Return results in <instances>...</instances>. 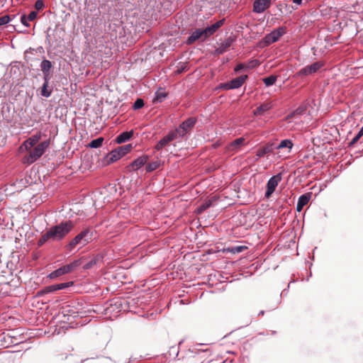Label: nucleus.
Here are the masks:
<instances>
[{
    "label": "nucleus",
    "mask_w": 363,
    "mask_h": 363,
    "mask_svg": "<svg viewBox=\"0 0 363 363\" xmlns=\"http://www.w3.org/2000/svg\"><path fill=\"white\" fill-rule=\"evenodd\" d=\"M72 221L61 222L60 224L50 228L38 240L39 247L47 242L60 241L62 240L74 228Z\"/></svg>",
    "instance_id": "1"
},
{
    "label": "nucleus",
    "mask_w": 363,
    "mask_h": 363,
    "mask_svg": "<svg viewBox=\"0 0 363 363\" xmlns=\"http://www.w3.org/2000/svg\"><path fill=\"white\" fill-rule=\"evenodd\" d=\"M49 145L50 140H48L38 144L34 148L26 150L28 153L23 156V163L29 164L33 163L44 154Z\"/></svg>",
    "instance_id": "2"
},
{
    "label": "nucleus",
    "mask_w": 363,
    "mask_h": 363,
    "mask_svg": "<svg viewBox=\"0 0 363 363\" xmlns=\"http://www.w3.org/2000/svg\"><path fill=\"white\" fill-rule=\"evenodd\" d=\"M93 232L89 228H86L77 235L69 243L70 250L74 248L77 245L83 246L88 244L92 240Z\"/></svg>",
    "instance_id": "3"
},
{
    "label": "nucleus",
    "mask_w": 363,
    "mask_h": 363,
    "mask_svg": "<svg viewBox=\"0 0 363 363\" xmlns=\"http://www.w3.org/2000/svg\"><path fill=\"white\" fill-rule=\"evenodd\" d=\"M132 149L130 144L120 146L112 150L106 156L108 163L113 162L121 158L123 156L129 152Z\"/></svg>",
    "instance_id": "4"
},
{
    "label": "nucleus",
    "mask_w": 363,
    "mask_h": 363,
    "mask_svg": "<svg viewBox=\"0 0 363 363\" xmlns=\"http://www.w3.org/2000/svg\"><path fill=\"white\" fill-rule=\"evenodd\" d=\"M196 123V119L195 118H189L182 122L177 128L174 130V132L177 133L178 138H182L194 128Z\"/></svg>",
    "instance_id": "5"
},
{
    "label": "nucleus",
    "mask_w": 363,
    "mask_h": 363,
    "mask_svg": "<svg viewBox=\"0 0 363 363\" xmlns=\"http://www.w3.org/2000/svg\"><path fill=\"white\" fill-rule=\"evenodd\" d=\"M80 265V261L76 260L73 262H71L69 264H66L62 266V267L53 271L49 274V277L50 279H55L56 277H60L62 275L69 274L76 269Z\"/></svg>",
    "instance_id": "6"
},
{
    "label": "nucleus",
    "mask_w": 363,
    "mask_h": 363,
    "mask_svg": "<svg viewBox=\"0 0 363 363\" xmlns=\"http://www.w3.org/2000/svg\"><path fill=\"white\" fill-rule=\"evenodd\" d=\"M285 33L286 28L284 27H279L266 35L263 40L266 45H269L277 42Z\"/></svg>",
    "instance_id": "7"
},
{
    "label": "nucleus",
    "mask_w": 363,
    "mask_h": 363,
    "mask_svg": "<svg viewBox=\"0 0 363 363\" xmlns=\"http://www.w3.org/2000/svg\"><path fill=\"white\" fill-rule=\"evenodd\" d=\"M281 179V173H279L269 179L267 184V191L264 195L267 199H269L272 196Z\"/></svg>",
    "instance_id": "8"
},
{
    "label": "nucleus",
    "mask_w": 363,
    "mask_h": 363,
    "mask_svg": "<svg viewBox=\"0 0 363 363\" xmlns=\"http://www.w3.org/2000/svg\"><path fill=\"white\" fill-rule=\"evenodd\" d=\"M247 78V75H242L240 77H238L233 79H232L230 82L225 83L222 84L221 87L225 89H237L240 87Z\"/></svg>",
    "instance_id": "9"
},
{
    "label": "nucleus",
    "mask_w": 363,
    "mask_h": 363,
    "mask_svg": "<svg viewBox=\"0 0 363 363\" xmlns=\"http://www.w3.org/2000/svg\"><path fill=\"white\" fill-rule=\"evenodd\" d=\"M323 66V64L321 62H315L311 65H308L303 68H302L297 74L298 76L308 75L313 73L316 72L320 68Z\"/></svg>",
    "instance_id": "10"
},
{
    "label": "nucleus",
    "mask_w": 363,
    "mask_h": 363,
    "mask_svg": "<svg viewBox=\"0 0 363 363\" xmlns=\"http://www.w3.org/2000/svg\"><path fill=\"white\" fill-rule=\"evenodd\" d=\"M208 35L205 34V29H196L188 38L186 43L189 45L193 44L195 41L201 40H205L208 38Z\"/></svg>",
    "instance_id": "11"
},
{
    "label": "nucleus",
    "mask_w": 363,
    "mask_h": 363,
    "mask_svg": "<svg viewBox=\"0 0 363 363\" xmlns=\"http://www.w3.org/2000/svg\"><path fill=\"white\" fill-rule=\"evenodd\" d=\"M179 139L177 136V133L174 132V130L170 131L166 136L162 138L155 145V149L157 150H160L164 147L167 145L170 142Z\"/></svg>",
    "instance_id": "12"
},
{
    "label": "nucleus",
    "mask_w": 363,
    "mask_h": 363,
    "mask_svg": "<svg viewBox=\"0 0 363 363\" xmlns=\"http://www.w3.org/2000/svg\"><path fill=\"white\" fill-rule=\"evenodd\" d=\"M42 138V134L40 132H38L27 140H26L22 144L21 148L23 147H25L26 150H28V149H30L33 147L37 143L40 141V140Z\"/></svg>",
    "instance_id": "13"
},
{
    "label": "nucleus",
    "mask_w": 363,
    "mask_h": 363,
    "mask_svg": "<svg viewBox=\"0 0 363 363\" xmlns=\"http://www.w3.org/2000/svg\"><path fill=\"white\" fill-rule=\"evenodd\" d=\"M271 6V0H255L253 4V11L257 13L264 12Z\"/></svg>",
    "instance_id": "14"
},
{
    "label": "nucleus",
    "mask_w": 363,
    "mask_h": 363,
    "mask_svg": "<svg viewBox=\"0 0 363 363\" xmlns=\"http://www.w3.org/2000/svg\"><path fill=\"white\" fill-rule=\"evenodd\" d=\"M311 194H305L301 195L297 202L296 205V211L301 212L303 208L308 204L311 199Z\"/></svg>",
    "instance_id": "15"
},
{
    "label": "nucleus",
    "mask_w": 363,
    "mask_h": 363,
    "mask_svg": "<svg viewBox=\"0 0 363 363\" xmlns=\"http://www.w3.org/2000/svg\"><path fill=\"white\" fill-rule=\"evenodd\" d=\"M224 21L225 19L220 20L215 23L214 24L211 25V26L206 28L205 34H207L208 37L211 36L224 24Z\"/></svg>",
    "instance_id": "16"
},
{
    "label": "nucleus",
    "mask_w": 363,
    "mask_h": 363,
    "mask_svg": "<svg viewBox=\"0 0 363 363\" xmlns=\"http://www.w3.org/2000/svg\"><path fill=\"white\" fill-rule=\"evenodd\" d=\"M224 21L225 19L220 20L215 23L214 24L211 25V26L206 28L205 34H207L208 37L211 36L224 24Z\"/></svg>",
    "instance_id": "17"
},
{
    "label": "nucleus",
    "mask_w": 363,
    "mask_h": 363,
    "mask_svg": "<svg viewBox=\"0 0 363 363\" xmlns=\"http://www.w3.org/2000/svg\"><path fill=\"white\" fill-rule=\"evenodd\" d=\"M273 105L272 102H265L260 106H259L255 111L254 115L255 116H261L263 115L266 111L270 110L272 108Z\"/></svg>",
    "instance_id": "18"
},
{
    "label": "nucleus",
    "mask_w": 363,
    "mask_h": 363,
    "mask_svg": "<svg viewBox=\"0 0 363 363\" xmlns=\"http://www.w3.org/2000/svg\"><path fill=\"white\" fill-rule=\"evenodd\" d=\"M148 160V157L147 155H143L142 157H138L131 164L133 170H138L141 167H143Z\"/></svg>",
    "instance_id": "19"
},
{
    "label": "nucleus",
    "mask_w": 363,
    "mask_h": 363,
    "mask_svg": "<svg viewBox=\"0 0 363 363\" xmlns=\"http://www.w3.org/2000/svg\"><path fill=\"white\" fill-rule=\"evenodd\" d=\"M133 133L134 132L133 130H131L130 131L123 132L117 136V138H116V142L118 144L123 143L129 140L133 137Z\"/></svg>",
    "instance_id": "20"
},
{
    "label": "nucleus",
    "mask_w": 363,
    "mask_h": 363,
    "mask_svg": "<svg viewBox=\"0 0 363 363\" xmlns=\"http://www.w3.org/2000/svg\"><path fill=\"white\" fill-rule=\"evenodd\" d=\"M52 67V63L50 61L48 60H43L40 64V68L44 74V79H46V78H48L50 74V70Z\"/></svg>",
    "instance_id": "21"
},
{
    "label": "nucleus",
    "mask_w": 363,
    "mask_h": 363,
    "mask_svg": "<svg viewBox=\"0 0 363 363\" xmlns=\"http://www.w3.org/2000/svg\"><path fill=\"white\" fill-rule=\"evenodd\" d=\"M245 142V138H239L235 139L234 141L230 143L228 146V149L231 151H235L238 150L242 145H243Z\"/></svg>",
    "instance_id": "22"
},
{
    "label": "nucleus",
    "mask_w": 363,
    "mask_h": 363,
    "mask_svg": "<svg viewBox=\"0 0 363 363\" xmlns=\"http://www.w3.org/2000/svg\"><path fill=\"white\" fill-rule=\"evenodd\" d=\"M273 152V145H267L265 147L259 149L257 151L256 156L258 158L264 157L265 155L271 153Z\"/></svg>",
    "instance_id": "23"
},
{
    "label": "nucleus",
    "mask_w": 363,
    "mask_h": 363,
    "mask_svg": "<svg viewBox=\"0 0 363 363\" xmlns=\"http://www.w3.org/2000/svg\"><path fill=\"white\" fill-rule=\"evenodd\" d=\"M231 45V40H227L225 42L222 43L220 45L216 48V52L218 55H221L224 53Z\"/></svg>",
    "instance_id": "24"
},
{
    "label": "nucleus",
    "mask_w": 363,
    "mask_h": 363,
    "mask_svg": "<svg viewBox=\"0 0 363 363\" xmlns=\"http://www.w3.org/2000/svg\"><path fill=\"white\" fill-rule=\"evenodd\" d=\"M48 78H46V79H45V82L41 88L40 94L43 96H45L47 98L50 96L51 93H52L51 90L48 89Z\"/></svg>",
    "instance_id": "25"
},
{
    "label": "nucleus",
    "mask_w": 363,
    "mask_h": 363,
    "mask_svg": "<svg viewBox=\"0 0 363 363\" xmlns=\"http://www.w3.org/2000/svg\"><path fill=\"white\" fill-rule=\"evenodd\" d=\"M250 64H252V65H245V64H242V63L238 64V65L235 67V72H239L240 70H241V69H244V68H245V67H246V68H250V67H255V66H257V65H258V62H257V60L252 61V62H250Z\"/></svg>",
    "instance_id": "26"
},
{
    "label": "nucleus",
    "mask_w": 363,
    "mask_h": 363,
    "mask_svg": "<svg viewBox=\"0 0 363 363\" xmlns=\"http://www.w3.org/2000/svg\"><path fill=\"white\" fill-rule=\"evenodd\" d=\"M104 142V138H98L95 140H93L90 142V143L88 145V147L91 148H97L102 145V143Z\"/></svg>",
    "instance_id": "27"
},
{
    "label": "nucleus",
    "mask_w": 363,
    "mask_h": 363,
    "mask_svg": "<svg viewBox=\"0 0 363 363\" xmlns=\"http://www.w3.org/2000/svg\"><path fill=\"white\" fill-rule=\"evenodd\" d=\"M247 247L246 246H235V247H231L226 249V251L230 252L233 254H237L242 252L245 250H246Z\"/></svg>",
    "instance_id": "28"
},
{
    "label": "nucleus",
    "mask_w": 363,
    "mask_h": 363,
    "mask_svg": "<svg viewBox=\"0 0 363 363\" xmlns=\"http://www.w3.org/2000/svg\"><path fill=\"white\" fill-rule=\"evenodd\" d=\"M277 76L270 75L269 77L263 79V82L267 86L273 85L277 81Z\"/></svg>",
    "instance_id": "29"
},
{
    "label": "nucleus",
    "mask_w": 363,
    "mask_h": 363,
    "mask_svg": "<svg viewBox=\"0 0 363 363\" xmlns=\"http://www.w3.org/2000/svg\"><path fill=\"white\" fill-rule=\"evenodd\" d=\"M293 146V143L290 140H283L280 142L279 145L277 146L278 149H282L284 147H288L289 150L291 149Z\"/></svg>",
    "instance_id": "30"
},
{
    "label": "nucleus",
    "mask_w": 363,
    "mask_h": 363,
    "mask_svg": "<svg viewBox=\"0 0 363 363\" xmlns=\"http://www.w3.org/2000/svg\"><path fill=\"white\" fill-rule=\"evenodd\" d=\"M55 291H57L56 284L46 286L45 289L40 291L38 294L43 295L45 294L53 292Z\"/></svg>",
    "instance_id": "31"
},
{
    "label": "nucleus",
    "mask_w": 363,
    "mask_h": 363,
    "mask_svg": "<svg viewBox=\"0 0 363 363\" xmlns=\"http://www.w3.org/2000/svg\"><path fill=\"white\" fill-rule=\"evenodd\" d=\"M55 291H57L56 284L46 286L45 289L40 291L38 294L43 295L45 294L53 292Z\"/></svg>",
    "instance_id": "32"
},
{
    "label": "nucleus",
    "mask_w": 363,
    "mask_h": 363,
    "mask_svg": "<svg viewBox=\"0 0 363 363\" xmlns=\"http://www.w3.org/2000/svg\"><path fill=\"white\" fill-rule=\"evenodd\" d=\"M167 94L163 91H157L156 96L153 99V102H162L166 97Z\"/></svg>",
    "instance_id": "33"
},
{
    "label": "nucleus",
    "mask_w": 363,
    "mask_h": 363,
    "mask_svg": "<svg viewBox=\"0 0 363 363\" xmlns=\"http://www.w3.org/2000/svg\"><path fill=\"white\" fill-rule=\"evenodd\" d=\"M144 106V101L141 99H138L133 104V108L134 109H139L143 107Z\"/></svg>",
    "instance_id": "34"
},
{
    "label": "nucleus",
    "mask_w": 363,
    "mask_h": 363,
    "mask_svg": "<svg viewBox=\"0 0 363 363\" xmlns=\"http://www.w3.org/2000/svg\"><path fill=\"white\" fill-rule=\"evenodd\" d=\"M11 21V18L8 15L0 17V26L7 24Z\"/></svg>",
    "instance_id": "35"
},
{
    "label": "nucleus",
    "mask_w": 363,
    "mask_h": 363,
    "mask_svg": "<svg viewBox=\"0 0 363 363\" xmlns=\"http://www.w3.org/2000/svg\"><path fill=\"white\" fill-rule=\"evenodd\" d=\"M305 111V108L303 107H299L296 110H295L289 117L292 118L296 115L302 114Z\"/></svg>",
    "instance_id": "36"
},
{
    "label": "nucleus",
    "mask_w": 363,
    "mask_h": 363,
    "mask_svg": "<svg viewBox=\"0 0 363 363\" xmlns=\"http://www.w3.org/2000/svg\"><path fill=\"white\" fill-rule=\"evenodd\" d=\"M44 7V3L43 0H38L35 3V9L36 10H41Z\"/></svg>",
    "instance_id": "37"
},
{
    "label": "nucleus",
    "mask_w": 363,
    "mask_h": 363,
    "mask_svg": "<svg viewBox=\"0 0 363 363\" xmlns=\"http://www.w3.org/2000/svg\"><path fill=\"white\" fill-rule=\"evenodd\" d=\"M72 284V282H67V283H62V284H56L57 290H61V289H65V288L68 287Z\"/></svg>",
    "instance_id": "38"
},
{
    "label": "nucleus",
    "mask_w": 363,
    "mask_h": 363,
    "mask_svg": "<svg viewBox=\"0 0 363 363\" xmlns=\"http://www.w3.org/2000/svg\"><path fill=\"white\" fill-rule=\"evenodd\" d=\"M28 19L27 18V16L26 15H22L21 17V22L23 25H24L26 27H29L30 25L29 23H28Z\"/></svg>",
    "instance_id": "39"
},
{
    "label": "nucleus",
    "mask_w": 363,
    "mask_h": 363,
    "mask_svg": "<svg viewBox=\"0 0 363 363\" xmlns=\"http://www.w3.org/2000/svg\"><path fill=\"white\" fill-rule=\"evenodd\" d=\"M158 165L157 163H150L147 166V172H152L157 168Z\"/></svg>",
    "instance_id": "40"
},
{
    "label": "nucleus",
    "mask_w": 363,
    "mask_h": 363,
    "mask_svg": "<svg viewBox=\"0 0 363 363\" xmlns=\"http://www.w3.org/2000/svg\"><path fill=\"white\" fill-rule=\"evenodd\" d=\"M37 15H38V13L35 11H33L28 14V16H27V18L29 21H32L35 19V18L37 17Z\"/></svg>",
    "instance_id": "41"
},
{
    "label": "nucleus",
    "mask_w": 363,
    "mask_h": 363,
    "mask_svg": "<svg viewBox=\"0 0 363 363\" xmlns=\"http://www.w3.org/2000/svg\"><path fill=\"white\" fill-rule=\"evenodd\" d=\"M186 66L185 65H182L181 67H178L175 71V74H179L186 71Z\"/></svg>",
    "instance_id": "42"
},
{
    "label": "nucleus",
    "mask_w": 363,
    "mask_h": 363,
    "mask_svg": "<svg viewBox=\"0 0 363 363\" xmlns=\"http://www.w3.org/2000/svg\"><path fill=\"white\" fill-rule=\"evenodd\" d=\"M362 135H359V133H358L357 134V135L352 140L351 143H350V145H354L355 144L359 139L360 138L362 137Z\"/></svg>",
    "instance_id": "43"
},
{
    "label": "nucleus",
    "mask_w": 363,
    "mask_h": 363,
    "mask_svg": "<svg viewBox=\"0 0 363 363\" xmlns=\"http://www.w3.org/2000/svg\"><path fill=\"white\" fill-rule=\"evenodd\" d=\"M209 206V205H202L201 207H200V211H203L205 209H206Z\"/></svg>",
    "instance_id": "44"
},
{
    "label": "nucleus",
    "mask_w": 363,
    "mask_h": 363,
    "mask_svg": "<svg viewBox=\"0 0 363 363\" xmlns=\"http://www.w3.org/2000/svg\"><path fill=\"white\" fill-rule=\"evenodd\" d=\"M201 363H216L214 359L203 360Z\"/></svg>",
    "instance_id": "45"
},
{
    "label": "nucleus",
    "mask_w": 363,
    "mask_h": 363,
    "mask_svg": "<svg viewBox=\"0 0 363 363\" xmlns=\"http://www.w3.org/2000/svg\"><path fill=\"white\" fill-rule=\"evenodd\" d=\"M302 0H293V2L296 4H301Z\"/></svg>",
    "instance_id": "46"
},
{
    "label": "nucleus",
    "mask_w": 363,
    "mask_h": 363,
    "mask_svg": "<svg viewBox=\"0 0 363 363\" xmlns=\"http://www.w3.org/2000/svg\"><path fill=\"white\" fill-rule=\"evenodd\" d=\"M91 266V263H89V264H87L84 267V268H85V269H88V268H89Z\"/></svg>",
    "instance_id": "47"
},
{
    "label": "nucleus",
    "mask_w": 363,
    "mask_h": 363,
    "mask_svg": "<svg viewBox=\"0 0 363 363\" xmlns=\"http://www.w3.org/2000/svg\"><path fill=\"white\" fill-rule=\"evenodd\" d=\"M359 135H363V126L362 127V128H361V129H360V130L359 131Z\"/></svg>",
    "instance_id": "48"
},
{
    "label": "nucleus",
    "mask_w": 363,
    "mask_h": 363,
    "mask_svg": "<svg viewBox=\"0 0 363 363\" xmlns=\"http://www.w3.org/2000/svg\"><path fill=\"white\" fill-rule=\"evenodd\" d=\"M50 38V35L49 34L47 35V39L50 41L49 38Z\"/></svg>",
    "instance_id": "49"
}]
</instances>
